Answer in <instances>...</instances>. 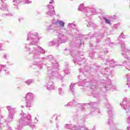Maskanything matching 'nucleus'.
<instances>
[{
	"label": "nucleus",
	"mask_w": 130,
	"mask_h": 130,
	"mask_svg": "<svg viewBox=\"0 0 130 130\" xmlns=\"http://www.w3.org/2000/svg\"><path fill=\"white\" fill-rule=\"evenodd\" d=\"M59 24L60 26L64 27V23L62 21H59Z\"/></svg>",
	"instance_id": "obj_1"
},
{
	"label": "nucleus",
	"mask_w": 130,
	"mask_h": 130,
	"mask_svg": "<svg viewBox=\"0 0 130 130\" xmlns=\"http://www.w3.org/2000/svg\"><path fill=\"white\" fill-rule=\"evenodd\" d=\"M104 19H105L107 24H108L109 25H110V21L108 19H106V18H104Z\"/></svg>",
	"instance_id": "obj_2"
},
{
	"label": "nucleus",
	"mask_w": 130,
	"mask_h": 130,
	"mask_svg": "<svg viewBox=\"0 0 130 130\" xmlns=\"http://www.w3.org/2000/svg\"><path fill=\"white\" fill-rule=\"evenodd\" d=\"M50 4H51V2H50Z\"/></svg>",
	"instance_id": "obj_3"
}]
</instances>
